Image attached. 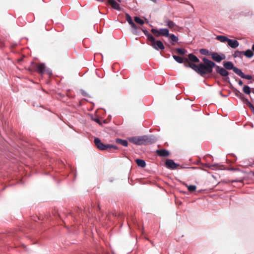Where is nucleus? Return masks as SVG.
Segmentation results:
<instances>
[{
	"label": "nucleus",
	"mask_w": 254,
	"mask_h": 254,
	"mask_svg": "<svg viewBox=\"0 0 254 254\" xmlns=\"http://www.w3.org/2000/svg\"><path fill=\"white\" fill-rule=\"evenodd\" d=\"M187 169H192V170H195V169H201L203 171H206L205 169H201V168H198V167H187Z\"/></svg>",
	"instance_id": "obj_38"
},
{
	"label": "nucleus",
	"mask_w": 254,
	"mask_h": 254,
	"mask_svg": "<svg viewBox=\"0 0 254 254\" xmlns=\"http://www.w3.org/2000/svg\"><path fill=\"white\" fill-rule=\"evenodd\" d=\"M226 82L229 84V87L235 93V96L239 98L244 103L245 102L246 100H247L248 98L246 97H245V96L242 93H241L239 90H238L233 85L230 80H229V82Z\"/></svg>",
	"instance_id": "obj_10"
},
{
	"label": "nucleus",
	"mask_w": 254,
	"mask_h": 254,
	"mask_svg": "<svg viewBox=\"0 0 254 254\" xmlns=\"http://www.w3.org/2000/svg\"><path fill=\"white\" fill-rule=\"evenodd\" d=\"M206 155H207V156H210V157H212V156L211 155H210V154H207Z\"/></svg>",
	"instance_id": "obj_58"
},
{
	"label": "nucleus",
	"mask_w": 254,
	"mask_h": 254,
	"mask_svg": "<svg viewBox=\"0 0 254 254\" xmlns=\"http://www.w3.org/2000/svg\"><path fill=\"white\" fill-rule=\"evenodd\" d=\"M244 104L250 108L254 115V105L252 104L248 99L246 100Z\"/></svg>",
	"instance_id": "obj_29"
},
{
	"label": "nucleus",
	"mask_w": 254,
	"mask_h": 254,
	"mask_svg": "<svg viewBox=\"0 0 254 254\" xmlns=\"http://www.w3.org/2000/svg\"><path fill=\"white\" fill-rule=\"evenodd\" d=\"M90 103L93 105V106H94V103L93 102H91Z\"/></svg>",
	"instance_id": "obj_60"
},
{
	"label": "nucleus",
	"mask_w": 254,
	"mask_h": 254,
	"mask_svg": "<svg viewBox=\"0 0 254 254\" xmlns=\"http://www.w3.org/2000/svg\"><path fill=\"white\" fill-rule=\"evenodd\" d=\"M201 60L204 62L202 66L205 71V73L202 76L203 77L208 75L216 79L218 75H219L222 77L223 81L229 82L230 72L229 70H232L237 74L240 69L231 61H224L222 63L223 66H221L206 57H202Z\"/></svg>",
	"instance_id": "obj_1"
},
{
	"label": "nucleus",
	"mask_w": 254,
	"mask_h": 254,
	"mask_svg": "<svg viewBox=\"0 0 254 254\" xmlns=\"http://www.w3.org/2000/svg\"><path fill=\"white\" fill-rule=\"evenodd\" d=\"M212 60L215 63H220L222 61L224 60L226 57L225 55L222 53L212 52L210 56Z\"/></svg>",
	"instance_id": "obj_9"
},
{
	"label": "nucleus",
	"mask_w": 254,
	"mask_h": 254,
	"mask_svg": "<svg viewBox=\"0 0 254 254\" xmlns=\"http://www.w3.org/2000/svg\"><path fill=\"white\" fill-rule=\"evenodd\" d=\"M200 163H201L200 162V160H199V161H197V162H196V164H200Z\"/></svg>",
	"instance_id": "obj_54"
},
{
	"label": "nucleus",
	"mask_w": 254,
	"mask_h": 254,
	"mask_svg": "<svg viewBox=\"0 0 254 254\" xmlns=\"http://www.w3.org/2000/svg\"><path fill=\"white\" fill-rule=\"evenodd\" d=\"M238 83L240 86H242L243 85V82L241 79H239V80L237 81Z\"/></svg>",
	"instance_id": "obj_41"
},
{
	"label": "nucleus",
	"mask_w": 254,
	"mask_h": 254,
	"mask_svg": "<svg viewBox=\"0 0 254 254\" xmlns=\"http://www.w3.org/2000/svg\"><path fill=\"white\" fill-rule=\"evenodd\" d=\"M245 56L248 58H252L254 56V53L252 49H247L245 51Z\"/></svg>",
	"instance_id": "obj_31"
},
{
	"label": "nucleus",
	"mask_w": 254,
	"mask_h": 254,
	"mask_svg": "<svg viewBox=\"0 0 254 254\" xmlns=\"http://www.w3.org/2000/svg\"><path fill=\"white\" fill-rule=\"evenodd\" d=\"M199 53L202 55L207 56H211L212 51H209L207 49L202 48L199 49Z\"/></svg>",
	"instance_id": "obj_24"
},
{
	"label": "nucleus",
	"mask_w": 254,
	"mask_h": 254,
	"mask_svg": "<svg viewBox=\"0 0 254 254\" xmlns=\"http://www.w3.org/2000/svg\"><path fill=\"white\" fill-rule=\"evenodd\" d=\"M91 119L92 121H94L100 125H102L103 124H106L108 123L107 120H104L103 121H101V120L100 118H99L98 117H94L92 114L91 115Z\"/></svg>",
	"instance_id": "obj_19"
},
{
	"label": "nucleus",
	"mask_w": 254,
	"mask_h": 254,
	"mask_svg": "<svg viewBox=\"0 0 254 254\" xmlns=\"http://www.w3.org/2000/svg\"><path fill=\"white\" fill-rule=\"evenodd\" d=\"M147 44L156 51H163L165 49L163 42L160 40H156L154 36L153 39H150L147 42Z\"/></svg>",
	"instance_id": "obj_7"
},
{
	"label": "nucleus",
	"mask_w": 254,
	"mask_h": 254,
	"mask_svg": "<svg viewBox=\"0 0 254 254\" xmlns=\"http://www.w3.org/2000/svg\"><path fill=\"white\" fill-rule=\"evenodd\" d=\"M84 100H85L87 102H88V100L87 99H85V98H84Z\"/></svg>",
	"instance_id": "obj_63"
},
{
	"label": "nucleus",
	"mask_w": 254,
	"mask_h": 254,
	"mask_svg": "<svg viewBox=\"0 0 254 254\" xmlns=\"http://www.w3.org/2000/svg\"><path fill=\"white\" fill-rule=\"evenodd\" d=\"M175 51L179 54L182 55H185L188 53V51L185 49L182 48H176Z\"/></svg>",
	"instance_id": "obj_30"
},
{
	"label": "nucleus",
	"mask_w": 254,
	"mask_h": 254,
	"mask_svg": "<svg viewBox=\"0 0 254 254\" xmlns=\"http://www.w3.org/2000/svg\"><path fill=\"white\" fill-rule=\"evenodd\" d=\"M248 13H249V15H252V12L249 11V12H248Z\"/></svg>",
	"instance_id": "obj_57"
},
{
	"label": "nucleus",
	"mask_w": 254,
	"mask_h": 254,
	"mask_svg": "<svg viewBox=\"0 0 254 254\" xmlns=\"http://www.w3.org/2000/svg\"><path fill=\"white\" fill-rule=\"evenodd\" d=\"M31 64H33V67L37 72H39L42 74H47L50 76H51L53 75L52 70L50 68L46 67L45 63H41L40 64H37L32 62Z\"/></svg>",
	"instance_id": "obj_6"
},
{
	"label": "nucleus",
	"mask_w": 254,
	"mask_h": 254,
	"mask_svg": "<svg viewBox=\"0 0 254 254\" xmlns=\"http://www.w3.org/2000/svg\"><path fill=\"white\" fill-rule=\"evenodd\" d=\"M227 91H228V94H226V95H224V94L222 93V91H220V92H219V94H220V95L221 96H222V97H225V98L227 97H228V96L230 95V94L231 93V91L230 90H228Z\"/></svg>",
	"instance_id": "obj_36"
},
{
	"label": "nucleus",
	"mask_w": 254,
	"mask_h": 254,
	"mask_svg": "<svg viewBox=\"0 0 254 254\" xmlns=\"http://www.w3.org/2000/svg\"><path fill=\"white\" fill-rule=\"evenodd\" d=\"M169 38V42L172 45H175L176 43H181V42H179V37L176 36L174 34L170 33L169 35L167 37Z\"/></svg>",
	"instance_id": "obj_15"
},
{
	"label": "nucleus",
	"mask_w": 254,
	"mask_h": 254,
	"mask_svg": "<svg viewBox=\"0 0 254 254\" xmlns=\"http://www.w3.org/2000/svg\"><path fill=\"white\" fill-rule=\"evenodd\" d=\"M111 144L105 143L104 145V148L102 151H109L111 149Z\"/></svg>",
	"instance_id": "obj_34"
},
{
	"label": "nucleus",
	"mask_w": 254,
	"mask_h": 254,
	"mask_svg": "<svg viewBox=\"0 0 254 254\" xmlns=\"http://www.w3.org/2000/svg\"><path fill=\"white\" fill-rule=\"evenodd\" d=\"M4 47H5L4 43L3 42L0 41V48L2 49L3 48H4Z\"/></svg>",
	"instance_id": "obj_40"
},
{
	"label": "nucleus",
	"mask_w": 254,
	"mask_h": 254,
	"mask_svg": "<svg viewBox=\"0 0 254 254\" xmlns=\"http://www.w3.org/2000/svg\"><path fill=\"white\" fill-rule=\"evenodd\" d=\"M134 20L136 23L140 25H143L145 23V21L142 20L139 16H135L134 17Z\"/></svg>",
	"instance_id": "obj_32"
},
{
	"label": "nucleus",
	"mask_w": 254,
	"mask_h": 254,
	"mask_svg": "<svg viewBox=\"0 0 254 254\" xmlns=\"http://www.w3.org/2000/svg\"><path fill=\"white\" fill-rule=\"evenodd\" d=\"M97 209L98 210H100V206H99V204L98 205V206H97Z\"/></svg>",
	"instance_id": "obj_51"
},
{
	"label": "nucleus",
	"mask_w": 254,
	"mask_h": 254,
	"mask_svg": "<svg viewBox=\"0 0 254 254\" xmlns=\"http://www.w3.org/2000/svg\"><path fill=\"white\" fill-rule=\"evenodd\" d=\"M111 149H114L115 150L119 149V148L118 146H117L116 145H114V144H111Z\"/></svg>",
	"instance_id": "obj_39"
},
{
	"label": "nucleus",
	"mask_w": 254,
	"mask_h": 254,
	"mask_svg": "<svg viewBox=\"0 0 254 254\" xmlns=\"http://www.w3.org/2000/svg\"><path fill=\"white\" fill-rule=\"evenodd\" d=\"M164 22L165 23L166 25H167L170 29H172L174 26H176V23L169 19H166L164 21Z\"/></svg>",
	"instance_id": "obj_25"
},
{
	"label": "nucleus",
	"mask_w": 254,
	"mask_h": 254,
	"mask_svg": "<svg viewBox=\"0 0 254 254\" xmlns=\"http://www.w3.org/2000/svg\"><path fill=\"white\" fill-rule=\"evenodd\" d=\"M128 140L123 139L121 138H117L115 139V142L121 144L124 147H127L128 145Z\"/></svg>",
	"instance_id": "obj_20"
},
{
	"label": "nucleus",
	"mask_w": 254,
	"mask_h": 254,
	"mask_svg": "<svg viewBox=\"0 0 254 254\" xmlns=\"http://www.w3.org/2000/svg\"><path fill=\"white\" fill-rule=\"evenodd\" d=\"M119 217H121V218H122V216L121 215V214H119Z\"/></svg>",
	"instance_id": "obj_59"
},
{
	"label": "nucleus",
	"mask_w": 254,
	"mask_h": 254,
	"mask_svg": "<svg viewBox=\"0 0 254 254\" xmlns=\"http://www.w3.org/2000/svg\"><path fill=\"white\" fill-rule=\"evenodd\" d=\"M94 142L96 147L100 150H102L105 143L102 142L100 138L95 137L94 139Z\"/></svg>",
	"instance_id": "obj_17"
},
{
	"label": "nucleus",
	"mask_w": 254,
	"mask_h": 254,
	"mask_svg": "<svg viewBox=\"0 0 254 254\" xmlns=\"http://www.w3.org/2000/svg\"><path fill=\"white\" fill-rule=\"evenodd\" d=\"M183 185L186 186L187 188H188V187L189 186V185H188V184H187L185 182H183Z\"/></svg>",
	"instance_id": "obj_46"
},
{
	"label": "nucleus",
	"mask_w": 254,
	"mask_h": 254,
	"mask_svg": "<svg viewBox=\"0 0 254 254\" xmlns=\"http://www.w3.org/2000/svg\"><path fill=\"white\" fill-rule=\"evenodd\" d=\"M174 60L179 64H183L186 67L190 68L196 72L200 76L204 74L203 64L204 62H200L199 58L193 53H190L187 57H181L176 55L172 56Z\"/></svg>",
	"instance_id": "obj_2"
},
{
	"label": "nucleus",
	"mask_w": 254,
	"mask_h": 254,
	"mask_svg": "<svg viewBox=\"0 0 254 254\" xmlns=\"http://www.w3.org/2000/svg\"><path fill=\"white\" fill-rule=\"evenodd\" d=\"M238 76H240L241 78H244L248 80H250L253 79V77L250 74H245L241 69H240L237 74Z\"/></svg>",
	"instance_id": "obj_18"
},
{
	"label": "nucleus",
	"mask_w": 254,
	"mask_h": 254,
	"mask_svg": "<svg viewBox=\"0 0 254 254\" xmlns=\"http://www.w3.org/2000/svg\"><path fill=\"white\" fill-rule=\"evenodd\" d=\"M17 44L16 43H15L13 44L12 46L15 47L17 46Z\"/></svg>",
	"instance_id": "obj_53"
},
{
	"label": "nucleus",
	"mask_w": 254,
	"mask_h": 254,
	"mask_svg": "<svg viewBox=\"0 0 254 254\" xmlns=\"http://www.w3.org/2000/svg\"><path fill=\"white\" fill-rule=\"evenodd\" d=\"M143 18H144L145 19V23H148V20H147V19L145 17H143Z\"/></svg>",
	"instance_id": "obj_50"
},
{
	"label": "nucleus",
	"mask_w": 254,
	"mask_h": 254,
	"mask_svg": "<svg viewBox=\"0 0 254 254\" xmlns=\"http://www.w3.org/2000/svg\"><path fill=\"white\" fill-rule=\"evenodd\" d=\"M170 57V54H168V55L166 57V58H169Z\"/></svg>",
	"instance_id": "obj_56"
},
{
	"label": "nucleus",
	"mask_w": 254,
	"mask_h": 254,
	"mask_svg": "<svg viewBox=\"0 0 254 254\" xmlns=\"http://www.w3.org/2000/svg\"><path fill=\"white\" fill-rule=\"evenodd\" d=\"M242 55H244L245 56V53L244 51H239L238 50H237L235 51L234 54L233 55V57L236 58H240L241 59L242 58Z\"/></svg>",
	"instance_id": "obj_28"
},
{
	"label": "nucleus",
	"mask_w": 254,
	"mask_h": 254,
	"mask_svg": "<svg viewBox=\"0 0 254 254\" xmlns=\"http://www.w3.org/2000/svg\"><path fill=\"white\" fill-rule=\"evenodd\" d=\"M227 43L228 46L232 49H236L239 46V42L236 39L229 38Z\"/></svg>",
	"instance_id": "obj_16"
},
{
	"label": "nucleus",
	"mask_w": 254,
	"mask_h": 254,
	"mask_svg": "<svg viewBox=\"0 0 254 254\" xmlns=\"http://www.w3.org/2000/svg\"><path fill=\"white\" fill-rule=\"evenodd\" d=\"M252 180L251 178H249L248 177L245 176L242 178H241L235 180H223L221 182L222 183H243L245 180Z\"/></svg>",
	"instance_id": "obj_14"
},
{
	"label": "nucleus",
	"mask_w": 254,
	"mask_h": 254,
	"mask_svg": "<svg viewBox=\"0 0 254 254\" xmlns=\"http://www.w3.org/2000/svg\"><path fill=\"white\" fill-rule=\"evenodd\" d=\"M149 26H150V27H153V25H151V24H149Z\"/></svg>",
	"instance_id": "obj_64"
},
{
	"label": "nucleus",
	"mask_w": 254,
	"mask_h": 254,
	"mask_svg": "<svg viewBox=\"0 0 254 254\" xmlns=\"http://www.w3.org/2000/svg\"><path fill=\"white\" fill-rule=\"evenodd\" d=\"M155 152L158 156L161 157H167L170 155V151L166 149H157Z\"/></svg>",
	"instance_id": "obj_12"
},
{
	"label": "nucleus",
	"mask_w": 254,
	"mask_h": 254,
	"mask_svg": "<svg viewBox=\"0 0 254 254\" xmlns=\"http://www.w3.org/2000/svg\"><path fill=\"white\" fill-rule=\"evenodd\" d=\"M116 1L120 3H121L122 2V0H116Z\"/></svg>",
	"instance_id": "obj_55"
},
{
	"label": "nucleus",
	"mask_w": 254,
	"mask_h": 254,
	"mask_svg": "<svg viewBox=\"0 0 254 254\" xmlns=\"http://www.w3.org/2000/svg\"><path fill=\"white\" fill-rule=\"evenodd\" d=\"M125 15L126 20L131 27V32L133 35L140 36L142 31L146 36L147 42L150 39H153L154 36L150 34L146 28L141 29L138 27L133 22L131 16L129 13H126Z\"/></svg>",
	"instance_id": "obj_4"
},
{
	"label": "nucleus",
	"mask_w": 254,
	"mask_h": 254,
	"mask_svg": "<svg viewBox=\"0 0 254 254\" xmlns=\"http://www.w3.org/2000/svg\"><path fill=\"white\" fill-rule=\"evenodd\" d=\"M253 81H254V79L253 80H250L248 82V84H252L253 83Z\"/></svg>",
	"instance_id": "obj_45"
},
{
	"label": "nucleus",
	"mask_w": 254,
	"mask_h": 254,
	"mask_svg": "<svg viewBox=\"0 0 254 254\" xmlns=\"http://www.w3.org/2000/svg\"><path fill=\"white\" fill-rule=\"evenodd\" d=\"M150 31L157 37L160 36L168 37L169 35V30L167 28H161L159 29L152 28Z\"/></svg>",
	"instance_id": "obj_8"
},
{
	"label": "nucleus",
	"mask_w": 254,
	"mask_h": 254,
	"mask_svg": "<svg viewBox=\"0 0 254 254\" xmlns=\"http://www.w3.org/2000/svg\"><path fill=\"white\" fill-rule=\"evenodd\" d=\"M107 4L112 5V7L117 11H123L124 9L121 8L120 4L116 0H107Z\"/></svg>",
	"instance_id": "obj_13"
},
{
	"label": "nucleus",
	"mask_w": 254,
	"mask_h": 254,
	"mask_svg": "<svg viewBox=\"0 0 254 254\" xmlns=\"http://www.w3.org/2000/svg\"><path fill=\"white\" fill-rule=\"evenodd\" d=\"M59 165L61 167V171L63 172V175L67 177L69 173L73 174V180L74 181L76 179L77 176V172L76 169L72 168V166L67 164L65 165L64 162L62 161H60L59 162Z\"/></svg>",
	"instance_id": "obj_5"
},
{
	"label": "nucleus",
	"mask_w": 254,
	"mask_h": 254,
	"mask_svg": "<svg viewBox=\"0 0 254 254\" xmlns=\"http://www.w3.org/2000/svg\"><path fill=\"white\" fill-rule=\"evenodd\" d=\"M165 167L169 170H176L178 167H180V164L176 163L174 160L171 159H167L164 163Z\"/></svg>",
	"instance_id": "obj_11"
},
{
	"label": "nucleus",
	"mask_w": 254,
	"mask_h": 254,
	"mask_svg": "<svg viewBox=\"0 0 254 254\" xmlns=\"http://www.w3.org/2000/svg\"><path fill=\"white\" fill-rule=\"evenodd\" d=\"M228 170L231 171H241V170L239 168H230L227 169Z\"/></svg>",
	"instance_id": "obj_37"
},
{
	"label": "nucleus",
	"mask_w": 254,
	"mask_h": 254,
	"mask_svg": "<svg viewBox=\"0 0 254 254\" xmlns=\"http://www.w3.org/2000/svg\"><path fill=\"white\" fill-rule=\"evenodd\" d=\"M240 172H242V173H244V174H252V173H250V172H247L245 170H241V171H240Z\"/></svg>",
	"instance_id": "obj_42"
},
{
	"label": "nucleus",
	"mask_w": 254,
	"mask_h": 254,
	"mask_svg": "<svg viewBox=\"0 0 254 254\" xmlns=\"http://www.w3.org/2000/svg\"><path fill=\"white\" fill-rule=\"evenodd\" d=\"M80 93L81 94V95L83 96H85V97H90V96H89V95L86 93L84 90L83 89H80Z\"/></svg>",
	"instance_id": "obj_35"
},
{
	"label": "nucleus",
	"mask_w": 254,
	"mask_h": 254,
	"mask_svg": "<svg viewBox=\"0 0 254 254\" xmlns=\"http://www.w3.org/2000/svg\"><path fill=\"white\" fill-rule=\"evenodd\" d=\"M250 173H252L253 176L254 177V171H250Z\"/></svg>",
	"instance_id": "obj_52"
},
{
	"label": "nucleus",
	"mask_w": 254,
	"mask_h": 254,
	"mask_svg": "<svg viewBox=\"0 0 254 254\" xmlns=\"http://www.w3.org/2000/svg\"><path fill=\"white\" fill-rule=\"evenodd\" d=\"M252 49L253 51V53H254V44L252 45Z\"/></svg>",
	"instance_id": "obj_49"
},
{
	"label": "nucleus",
	"mask_w": 254,
	"mask_h": 254,
	"mask_svg": "<svg viewBox=\"0 0 254 254\" xmlns=\"http://www.w3.org/2000/svg\"><path fill=\"white\" fill-rule=\"evenodd\" d=\"M231 76H232V78H233L235 80V81H238V77H236L235 75H234V74H233Z\"/></svg>",
	"instance_id": "obj_44"
},
{
	"label": "nucleus",
	"mask_w": 254,
	"mask_h": 254,
	"mask_svg": "<svg viewBox=\"0 0 254 254\" xmlns=\"http://www.w3.org/2000/svg\"><path fill=\"white\" fill-rule=\"evenodd\" d=\"M111 118H112V117H111V115H109V116H108L107 119H108V120H109V121H111Z\"/></svg>",
	"instance_id": "obj_48"
},
{
	"label": "nucleus",
	"mask_w": 254,
	"mask_h": 254,
	"mask_svg": "<svg viewBox=\"0 0 254 254\" xmlns=\"http://www.w3.org/2000/svg\"><path fill=\"white\" fill-rule=\"evenodd\" d=\"M23 247L24 248L26 249V246H25V245H23Z\"/></svg>",
	"instance_id": "obj_62"
},
{
	"label": "nucleus",
	"mask_w": 254,
	"mask_h": 254,
	"mask_svg": "<svg viewBox=\"0 0 254 254\" xmlns=\"http://www.w3.org/2000/svg\"><path fill=\"white\" fill-rule=\"evenodd\" d=\"M215 39L217 40L224 43H227L229 40V38L227 36L222 35H217Z\"/></svg>",
	"instance_id": "obj_22"
},
{
	"label": "nucleus",
	"mask_w": 254,
	"mask_h": 254,
	"mask_svg": "<svg viewBox=\"0 0 254 254\" xmlns=\"http://www.w3.org/2000/svg\"><path fill=\"white\" fill-rule=\"evenodd\" d=\"M180 166L182 169L187 168V167H188L184 166V165H181V166L180 165Z\"/></svg>",
	"instance_id": "obj_47"
},
{
	"label": "nucleus",
	"mask_w": 254,
	"mask_h": 254,
	"mask_svg": "<svg viewBox=\"0 0 254 254\" xmlns=\"http://www.w3.org/2000/svg\"><path fill=\"white\" fill-rule=\"evenodd\" d=\"M196 186L194 185H190L188 187V190L190 192H193L195 191L196 190Z\"/></svg>",
	"instance_id": "obj_33"
},
{
	"label": "nucleus",
	"mask_w": 254,
	"mask_h": 254,
	"mask_svg": "<svg viewBox=\"0 0 254 254\" xmlns=\"http://www.w3.org/2000/svg\"><path fill=\"white\" fill-rule=\"evenodd\" d=\"M228 155L231 156L232 158L230 160H229L227 158V157H226V160L227 163H234L237 161V158L234 154L229 153L227 155V156H228Z\"/></svg>",
	"instance_id": "obj_26"
},
{
	"label": "nucleus",
	"mask_w": 254,
	"mask_h": 254,
	"mask_svg": "<svg viewBox=\"0 0 254 254\" xmlns=\"http://www.w3.org/2000/svg\"><path fill=\"white\" fill-rule=\"evenodd\" d=\"M200 165H201L202 166L208 168H211L213 167H218V166H221L223 167H224V165H220L219 163H214L213 164H210L209 163H200Z\"/></svg>",
	"instance_id": "obj_23"
},
{
	"label": "nucleus",
	"mask_w": 254,
	"mask_h": 254,
	"mask_svg": "<svg viewBox=\"0 0 254 254\" xmlns=\"http://www.w3.org/2000/svg\"><path fill=\"white\" fill-rule=\"evenodd\" d=\"M135 162L138 167L142 168H145L146 166V163L145 160L140 158L135 159Z\"/></svg>",
	"instance_id": "obj_21"
},
{
	"label": "nucleus",
	"mask_w": 254,
	"mask_h": 254,
	"mask_svg": "<svg viewBox=\"0 0 254 254\" xmlns=\"http://www.w3.org/2000/svg\"><path fill=\"white\" fill-rule=\"evenodd\" d=\"M180 192L182 193H183V194H188V192L187 191H184V190H181L180 191Z\"/></svg>",
	"instance_id": "obj_43"
},
{
	"label": "nucleus",
	"mask_w": 254,
	"mask_h": 254,
	"mask_svg": "<svg viewBox=\"0 0 254 254\" xmlns=\"http://www.w3.org/2000/svg\"><path fill=\"white\" fill-rule=\"evenodd\" d=\"M243 92L246 95H250L253 92L252 88L248 85H244L243 87Z\"/></svg>",
	"instance_id": "obj_27"
},
{
	"label": "nucleus",
	"mask_w": 254,
	"mask_h": 254,
	"mask_svg": "<svg viewBox=\"0 0 254 254\" xmlns=\"http://www.w3.org/2000/svg\"><path fill=\"white\" fill-rule=\"evenodd\" d=\"M252 90H253V93H254V88H252Z\"/></svg>",
	"instance_id": "obj_61"
},
{
	"label": "nucleus",
	"mask_w": 254,
	"mask_h": 254,
	"mask_svg": "<svg viewBox=\"0 0 254 254\" xmlns=\"http://www.w3.org/2000/svg\"><path fill=\"white\" fill-rule=\"evenodd\" d=\"M156 137L153 134L128 137L127 140L136 145H146L155 143Z\"/></svg>",
	"instance_id": "obj_3"
}]
</instances>
